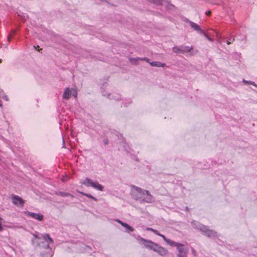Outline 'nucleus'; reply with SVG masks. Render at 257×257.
Wrapping results in <instances>:
<instances>
[{
  "label": "nucleus",
  "instance_id": "1",
  "mask_svg": "<svg viewBox=\"0 0 257 257\" xmlns=\"http://www.w3.org/2000/svg\"><path fill=\"white\" fill-rule=\"evenodd\" d=\"M131 195L135 200L139 201L141 203H151L155 201L154 197L149 191L135 186L132 187Z\"/></svg>",
  "mask_w": 257,
  "mask_h": 257
},
{
  "label": "nucleus",
  "instance_id": "2",
  "mask_svg": "<svg viewBox=\"0 0 257 257\" xmlns=\"http://www.w3.org/2000/svg\"><path fill=\"white\" fill-rule=\"evenodd\" d=\"M81 183L86 187H91L94 189L100 191H102L103 190V187L97 181H93L92 180L88 178H86Z\"/></svg>",
  "mask_w": 257,
  "mask_h": 257
},
{
  "label": "nucleus",
  "instance_id": "3",
  "mask_svg": "<svg viewBox=\"0 0 257 257\" xmlns=\"http://www.w3.org/2000/svg\"><path fill=\"white\" fill-rule=\"evenodd\" d=\"M140 241L143 243V244H144L146 248H149L154 251L155 250V248L158 244L157 243L153 242L151 240H147L142 237L140 238Z\"/></svg>",
  "mask_w": 257,
  "mask_h": 257
},
{
  "label": "nucleus",
  "instance_id": "4",
  "mask_svg": "<svg viewBox=\"0 0 257 257\" xmlns=\"http://www.w3.org/2000/svg\"><path fill=\"white\" fill-rule=\"evenodd\" d=\"M192 49L193 47L192 46L191 47L184 46H175L172 48L173 52L175 53L189 52Z\"/></svg>",
  "mask_w": 257,
  "mask_h": 257
},
{
  "label": "nucleus",
  "instance_id": "5",
  "mask_svg": "<svg viewBox=\"0 0 257 257\" xmlns=\"http://www.w3.org/2000/svg\"><path fill=\"white\" fill-rule=\"evenodd\" d=\"M199 229L204 233V234L209 237H214L217 235L216 232L212 230L208 229L206 226H205L203 224H200L199 225Z\"/></svg>",
  "mask_w": 257,
  "mask_h": 257
},
{
  "label": "nucleus",
  "instance_id": "6",
  "mask_svg": "<svg viewBox=\"0 0 257 257\" xmlns=\"http://www.w3.org/2000/svg\"><path fill=\"white\" fill-rule=\"evenodd\" d=\"M25 214L27 216L35 219L38 221H42L44 218V216L41 213H36L30 211H26Z\"/></svg>",
  "mask_w": 257,
  "mask_h": 257
},
{
  "label": "nucleus",
  "instance_id": "7",
  "mask_svg": "<svg viewBox=\"0 0 257 257\" xmlns=\"http://www.w3.org/2000/svg\"><path fill=\"white\" fill-rule=\"evenodd\" d=\"M177 249L179 252L178 257H186L187 250L185 248L184 245L183 244H180L177 247Z\"/></svg>",
  "mask_w": 257,
  "mask_h": 257
},
{
  "label": "nucleus",
  "instance_id": "8",
  "mask_svg": "<svg viewBox=\"0 0 257 257\" xmlns=\"http://www.w3.org/2000/svg\"><path fill=\"white\" fill-rule=\"evenodd\" d=\"M185 21L190 24V27L195 31L198 32L200 34H204V31L201 29L200 26L196 23H195L188 19H186Z\"/></svg>",
  "mask_w": 257,
  "mask_h": 257
},
{
  "label": "nucleus",
  "instance_id": "9",
  "mask_svg": "<svg viewBox=\"0 0 257 257\" xmlns=\"http://www.w3.org/2000/svg\"><path fill=\"white\" fill-rule=\"evenodd\" d=\"M154 251L157 252L159 255L161 256H165L168 252V251L167 249L163 246L159 245V244H157L156 246Z\"/></svg>",
  "mask_w": 257,
  "mask_h": 257
},
{
  "label": "nucleus",
  "instance_id": "10",
  "mask_svg": "<svg viewBox=\"0 0 257 257\" xmlns=\"http://www.w3.org/2000/svg\"><path fill=\"white\" fill-rule=\"evenodd\" d=\"M12 199L13 203L16 205H20V206H23L24 203V201L23 199L17 195H13Z\"/></svg>",
  "mask_w": 257,
  "mask_h": 257
},
{
  "label": "nucleus",
  "instance_id": "11",
  "mask_svg": "<svg viewBox=\"0 0 257 257\" xmlns=\"http://www.w3.org/2000/svg\"><path fill=\"white\" fill-rule=\"evenodd\" d=\"M43 239L47 243L46 245L47 248H49L50 244L53 243V240L51 237H50L49 234H45L43 235Z\"/></svg>",
  "mask_w": 257,
  "mask_h": 257
},
{
  "label": "nucleus",
  "instance_id": "12",
  "mask_svg": "<svg viewBox=\"0 0 257 257\" xmlns=\"http://www.w3.org/2000/svg\"><path fill=\"white\" fill-rule=\"evenodd\" d=\"M71 95V91L69 87H67L65 88L63 94V98L65 99H68L70 98Z\"/></svg>",
  "mask_w": 257,
  "mask_h": 257
},
{
  "label": "nucleus",
  "instance_id": "13",
  "mask_svg": "<svg viewBox=\"0 0 257 257\" xmlns=\"http://www.w3.org/2000/svg\"><path fill=\"white\" fill-rule=\"evenodd\" d=\"M117 221L122 226L125 228L126 231L129 232L133 231L134 230V228L131 226H130L128 224L123 222L119 220H117Z\"/></svg>",
  "mask_w": 257,
  "mask_h": 257
},
{
  "label": "nucleus",
  "instance_id": "14",
  "mask_svg": "<svg viewBox=\"0 0 257 257\" xmlns=\"http://www.w3.org/2000/svg\"><path fill=\"white\" fill-rule=\"evenodd\" d=\"M150 65L152 66H156L158 67H164L165 66V63H162L159 61H153L150 63Z\"/></svg>",
  "mask_w": 257,
  "mask_h": 257
},
{
  "label": "nucleus",
  "instance_id": "15",
  "mask_svg": "<svg viewBox=\"0 0 257 257\" xmlns=\"http://www.w3.org/2000/svg\"><path fill=\"white\" fill-rule=\"evenodd\" d=\"M56 194L57 195L61 196L62 197H68V196H70L72 198L74 197V196L73 195H72L69 193L65 192H62V191L57 192H56Z\"/></svg>",
  "mask_w": 257,
  "mask_h": 257
},
{
  "label": "nucleus",
  "instance_id": "16",
  "mask_svg": "<svg viewBox=\"0 0 257 257\" xmlns=\"http://www.w3.org/2000/svg\"><path fill=\"white\" fill-rule=\"evenodd\" d=\"M166 242L170 245L171 246H176V248L180 245L181 243L176 242L170 239H168L167 240H166Z\"/></svg>",
  "mask_w": 257,
  "mask_h": 257
},
{
  "label": "nucleus",
  "instance_id": "17",
  "mask_svg": "<svg viewBox=\"0 0 257 257\" xmlns=\"http://www.w3.org/2000/svg\"><path fill=\"white\" fill-rule=\"evenodd\" d=\"M77 192L81 194L82 195H83L84 196H87V197H88L89 198H91V199H93V200H94L95 201H96L97 200V199L95 197H93L90 194L85 193L79 191H77Z\"/></svg>",
  "mask_w": 257,
  "mask_h": 257
},
{
  "label": "nucleus",
  "instance_id": "18",
  "mask_svg": "<svg viewBox=\"0 0 257 257\" xmlns=\"http://www.w3.org/2000/svg\"><path fill=\"white\" fill-rule=\"evenodd\" d=\"M243 82L245 83V84H251V85H253L254 86L257 87V85L253 81H246V80H245L244 79L243 80Z\"/></svg>",
  "mask_w": 257,
  "mask_h": 257
},
{
  "label": "nucleus",
  "instance_id": "19",
  "mask_svg": "<svg viewBox=\"0 0 257 257\" xmlns=\"http://www.w3.org/2000/svg\"><path fill=\"white\" fill-rule=\"evenodd\" d=\"M7 227L10 228H22V226L18 225H9L7 226Z\"/></svg>",
  "mask_w": 257,
  "mask_h": 257
},
{
  "label": "nucleus",
  "instance_id": "20",
  "mask_svg": "<svg viewBox=\"0 0 257 257\" xmlns=\"http://www.w3.org/2000/svg\"><path fill=\"white\" fill-rule=\"evenodd\" d=\"M234 41V38L232 37H229L228 38V40L226 42V43L227 45L230 44L232 42H233Z\"/></svg>",
  "mask_w": 257,
  "mask_h": 257
},
{
  "label": "nucleus",
  "instance_id": "21",
  "mask_svg": "<svg viewBox=\"0 0 257 257\" xmlns=\"http://www.w3.org/2000/svg\"><path fill=\"white\" fill-rule=\"evenodd\" d=\"M73 96L76 98L77 97V92L76 90H73V93H72Z\"/></svg>",
  "mask_w": 257,
  "mask_h": 257
},
{
  "label": "nucleus",
  "instance_id": "22",
  "mask_svg": "<svg viewBox=\"0 0 257 257\" xmlns=\"http://www.w3.org/2000/svg\"><path fill=\"white\" fill-rule=\"evenodd\" d=\"M153 232L157 235H161V233L156 229H154Z\"/></svg>",
  "mask_w": 257,
  "mask_h": 257
},
{
  "label": "nucleus",
  "instance_id": "23",
  "mask_svg": "<svg viewBox=\"0 0 257 257\" xmlns=\"http://www.w3.org/2000/svg\"><path fill=\"white\" fill-rule=\"evenodd\" d=\"M160 236H161L163 239V240L166 242V240H167L168 238H167L165 235H164L163 234H161V235H159Z\"/></svg>",
  "mask_w": 257,
  "mask_h": 257
},
{
  "label": "nucleus",
  "instance_id": "24",
  "mask_svg": "<svg viewBox=\"0 0 257 257\" xmlns=\"http://www.w3.org/2000/svg\"><path fill=\"white\" fill-rule=\"evenodd\" d=\"M67 180V177L66 176H63L62 178V181L63 182L66 181Z\"/></svg>",
  "mask_w": 257,
  "mask_h": 257
},
{
  "label": "nucleus",
  "instance_id": "25",
  "mask_svg": "<svg viewBox=\"0 0 257 257\" xmlns=\"http://www.w3.org/2000/svg\"><path fill=\"white\" fill-rule=\"evenodd\" d=\"M147 230L151 231L152 232H153V230H154V229L152 228H150V227H148V228H147Z\"/></svg>",
  "mask_w": 257,
  "mask_h": 257
},
{
  "label": "nucleus",
  "instance_id": "26",
  "mask_svg": "<svg viewBox=\"0 0 257 257\" xmlns=\"http://www.w3.org/2000/svg\"><path fill=\"white\" fill-rule=\"evenodd\" d=\"M191 251H192V254L194 255H195L196 251L193 248L192 249Z\"/></svg>",
  "mask_w": 257,
  "mask_h": 257
},
{
  "label": "nucleus",
  "instance_id": "27",
  "mask_svg": "<svg viewBox=\"0 0 257 257\" xmlns=\"http://www.w3.org/2000/svg\"><path fill=\"white\" fill-rule=\"evenodd\" d=\"M2 223H0V231H3V230L2 226Z\"/></svg>",
  "mask_w": 257,
  "mask_h": 257
},
{
  "label": "nucleus",
  "instance_id": "28",
  "mask_svg": "<svg viewBox=\"0 0 257 257\" xmlns=\"http://www.w3.org/2000/svg\"><path fill=\"white\" fill-rule=\"evenodd\" d=\"M4 98L6 100H7H7H8V96H6V95H5V96H4Z\"/></svg>",
  "mask_w": 257,
  "mask_h": 257
},
{
  "label": "nucleus",
  "instance_id": "29",
  "mask_svg": "<svg viewBox=\"0 0 257 257\" xmlns=\"http://www.w3.org/2000/svg\"><path fill=\"white\" fill-rule=\"evenodd\" d=\"M10 39H11V36H10V35H9V36H8V41H10Z\"/></svg>",
  "mask_w": 257,
  "mask_h": 257
},
{
  "label": "nucleus",
  "instance_id": "30",
  "mask_svg": "<svg viewBox=\"0 0 257 257\" xmlns=\"http://www.w3.org/2000/svg\"><path fill=\"white\" fill-rule=\"evenodd\" d=\"M107 143H108V140H105L104 144H107Z\"/></svg>",
  "mask_w": 257,
  "mask_h": 257
},
{
  "label": "nucleus",
  "instance_id": "31",
  "mask_svg": "<svg viewBox=\"0 0 257 257\" xmlns=\"http://www.w3.org/2000/svg\"><path fill=\"white\" fill-rule=\"evenodd\" d=\"M3 218L2 217H0V223H2L3 222Z\"/></svg>",
  "mask_w": 257,
  "mask_h": 257
},
{
  "label": "nucleus",
  "instance_id": "32",
  "mask_svg": "<svg viewBox=\"0 0 257 257\" xmlns=\"http://www.w3.org/2000/svg\"><path fill=\"white\" fill-rule=\"evenodd\" d=\"M210 13V12L209 11H208V12H206V14L207 15H209Z\"/></svg>",
  "mask_w": 257,
  "mask_h": 257
},
{
  "label": "nucleus",
  "instance_id": "33",
  "mask_svg": "<svg viewBox=\"0 0 257 257\" xmlns=\"http://www.w3.org/2000/svg\"><path fill=\"white\" fill-rule=\"evenodd\" d=\"M143 60H147V61H148V59L146 58H144Z\"/></svg>",
  "mask_w": 257,
  "mask_h": 257
},
{
  "label": "nucleus",
  "instance_id": "34",
  "mask_svg": "<svg viewBox=\"0 0 257 257\" xmlns=\"http://www.w3.org/2000/svg\"><path fill=\"white\" fill-rule=\"evenodd\" d=\"M208 39L209 40H210V41H212V39H211V38H208Z\"/></svg>",
  "mask_w": 257,
  "mask_h": 257
},
{
  "label": "nucleus",
  "instance_id": "35",
  "mask_svg": "<svg viewBox=\"0 0 257 257\" xmlns=\"http://www.w3.org/2000/svg\"><path fill=\"white\" fill-rule=\"evenodd\" d=\"M186 208V210H188V207H186V208Z\"/></svg>",
  "mask_w": 257,
  "mask_h": 257
},
{
  "label": "nucleus",
  "instance_id": "36",
  "mask_svg": "<svg viewBox=\"0 0 257 257\" xmlns=\"http://www.w3.org/2000/svg\"><path fill=\"white\" fill-rule=\"evenodd\" d=\"M124 106H126V104L125 103H124Z\"/></svg>",
  "mask_w": 257,
  "mask_h": 257
},
{
  "label": "nucleus",
  "instance_id": "37",
  "mask_svg": "<svg viewBox=\"0 0 257 257\" xmlns=\"http://www.w3.org/2000/svg\"><path fill=\"white\" fill-rule=\"evenodd\" d=\"M1 62H2V59H0V63H1Z\"/></svg>",
  "mask_w": 257,
  "mask_h": 257
},
{
  "label": "nucleus",
  "instance_id": "38",
  "mask_svg": "<svg viewBox=\"0 0 257 257\" xmlns=\"http://www.w3.org/2000/svg\"><path fill=\"white\" fill-rule=\"evenodd\" d=\"M63 144H64V140H63Z\"/></svg>",
  "mask_w": 257,
  "mask_h": 257
}]
</instances>
